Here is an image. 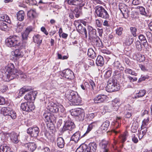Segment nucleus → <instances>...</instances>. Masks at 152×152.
Wrapping results in <instances>:
<instances>
[{
	"label": "nucleus",
	"mask_w": 152,
	"mask_h": 152,
	"mask_svg": "<svg viewBox=\"0 0 152 152\" xmlns=\"http://www.w3.org/2000/svg\"><path fill=\"white\" fill-rule=\"evenodd\" d=\"M120 105L119 99L118 98L115 99L113 100L111 104V107L112 110H117Z\"/></svg>",
	"instance_id": "obj_18"
},
{
	"label": "nucleus",
	"mask_w": 152,
	"mask_h": 152,
	"mask_svg": "<svg viewBox=\"0 0 152 152\" xmlns=\"http://www.w3.org/2000/svg\"><path fill=\"white\" fill-rule=\"evenodd\" d=\"M18 134L13 132L10 134V139L14 143H17L18 142Z\"/></svg>",
	"instance_id": "obj_26"
},
{
	"label": "nucleus",
	"mask_w": 152,
	"mask_h": 152,
	"mask_svg": "<svg viewBox=\"0 0 152 152\" xmlns=\"http://www.w3.org/2000/svg\"><path fill=\"white\" fill-rule=\"evenodd\" d=\"M135 45L136 48L138 51H141L142 50L141 43L139 41L137 40L136 42Z\"/></svg>",
	"instance_id": "obj_58"
},
{
	"label": "nucleus",
	"mask_w": 152,
	"mask_h": 152,
	"mask_svg": "<svg viewBox=\"0 0 152 152\" xmlns=\"http://www.w3.org/2000/svg\"><path fill=\"white\" fill-rule=\"evenodd\" d=\"M88 34L90 35H92L96 34V29L93 28L91 26H88Z\"/></svg>",
	"instance_id": "obj_47"
},
{
	"label": "nucleus",
	"mask_w": 152,
	"mask_h": 152,
	"mask_svg": "<svg viewBox=\"0 0 152 152\" xmlns=\"http://www.w3.org/2000/svg\"><path fill=\"white\" fill-rule=\"evenodd\" d=\"M12 108L8 107H3L1 109V111L3 115L5 116V118L7 119V116L9 114Z\"/></svg>",
	"instance_id": "obj_29"
},
{
	"label": "nucleus",
	"mask_w": 152,
	"mask_h": 152,
	"mask_svg": "<svg viewBox=\"0 0 152 152\" xmlns=\"http://www.w3.org/2000/svg\"><path fill=\"white\" fill-rule=\"evenodd\" d=\"M106 89L107 92H110L118 91L120 89V87L117 80L112 78L109 80Z\"/></svg>",
	"instance_id": "obj_4"
},
{
	"label": "nucleus",
	"mask_w": 152,
	"mask_h": 152,
	"mask_svg": "<svg viewBox=\"0 0 152 152\" xmlns=\"http://www.w3.org/2000/svg\"><path fill=\"white\" fill-rule=\"evenodd\" d=\"M81 1V0H67L66 2L70 5H77L79 4L77 2H80Z\"/></svg>",
	"instance_id": "obj_41"
},
{
	"label": "nucleus",
	"mask_w": 152,
	"mask_h": 152,
	"mask_svg": "<svg viewBox=\"0 0 152 152\" xmlns=\"http://www.w3.org/2000/svg\"><path fill=\"white\" fill-rule=\"evenodd\" d=\"M79 21L76 20L74 22V25L77 28V31L82 34H85L86 37H87V31L85 28L82 27L81 23H79Z\"/></svg>",
	"instance_id": "obj_9"
},
{
	"label": "nucleus",
	"mask_w": 152,
	"mask_h": 152,
	"mask_svg": "<svg viewBox=\"0 0 152 152\" xmlns=\"http://www.w3.org/2000/svg\"><path fill=\"white\" fill-rule=\"evenodd\" d=\"M107 98V96L105 95H99L94 98V101L95 103H96L103 102Z\"/></svg>",
	"instance_id": "obj_17"
},
{
	"label": "nucleus",
	"mask_w": 152,
	"mask_h": 152,
	"mask_svg": "<svg viewBox=\"0 0 152 152\" xmlns=\"http://www.w3.org/2000/svg\"><path fill=\"white\" fill-rule=\"evenodd\" d=\"M104 63V59L101 56H98L96 60V64L98 66H102Z\"/></svg>",
	"instance_id": "obj_30"
},
{
	"label": "nucleus",
	"mask_w": 152,
	"mask_h": 152,
	"mask_svg": "<svg viewBox=\"0 0 152 152\" xmlns=\"http://www.w3.org/2000/svg\"><path fill=\"white\" fill-rule=\"evenodd\" d=\"M37 92L36 91H30L28 94H26L24 96L25 99L30 100L31 101L34 100L35 99Z\"/></svg>",
	"instance_id": "obj_15"
},
{
	"label": "nucleus",
	"mask_w": 152,
	"mask_h": 152,
	"mask_svg": "<svg viewBox=\"0 0 152 152\" xmlns=\"http://www.w3.org/2000/svg\"><path fill=\"white\" fill-rule=\"evenodd\" d=\"M134 39L131 35H128L124 39V44L125 46H129L133 42Z\"/></svg>",
	"instance_id": "obj_21"
},
{
	"label": "nucleus",
	"mask_w": 152,
	"mask_h": 152,
	"mask_svg": "<svg viewBox=\"0 0 152 152\" xmlns=\"http://www.w3.org/2000/svg\"><path fill=\"white\" fill-rule=\"evenodd\" d=\"M24 26V24L23 23H18L16 26L15 29L16 31L18 32H21Z\"/></svg>",
	"instance_id": "obj_40"
},
{
	"label": "nucleus",
	"mask_w": 152,
	"mask_h": 152,
	"mask_svg": "<svg viewBox=\"0 0 152 152\" xmlns=\"http://www.w3.org/2000/svg\"><path fill=\"white\" fill-rule=\"evenodd\" d=\"M31 89V88L30 87L23 88L20 89L19 93V94L21 96V95L24 94L26 92H27Z\"/></svg>",
	"instance_id": "obj_48"
},
{
	"label": "nucleus",
	"mask_w": 152,
	"mask_h": 152,
	"mask_svg": "<svg viewBox=\"0 0 152 152\" xmlns=\"http://www.w3.org/2000/svg\"><path fill=\"white\" fill-rule=\"evenodd\" d=\"M83 135L80 137V133L79 131L76 132L72 136L71 139L74 141L75 142H77L80 139L84 137Z\"/></svg>",
	"instance_id": "obj_25"
},
{
	"label": "nucleus",
	"mask_w": 152,
	"mask_h": 152,
	"mask_svg": "<svg viewBox=\"0 0 152 152\" xmlns=\"http://www.w3.org/2000/svg\"><path fill=\"white\" fill-rule=\"evenodd\" d=\"M28 16L31 19H33L36 18V13L35 9H31L28 11L27 13Z\"/></svg>",
	"instance_id": "obj_32"
},
{
	"label": "nucleus",
	"mask_w": 152,
	"mask_h": 152,
	"mask_svg": "<svg viewBox=\"0 0 152 152\" xmlns=\"http://www.w3.org/2000/svg\"><path fill=\"white\" fill-rule=\"evenodd\" d=\"M33 39L34 42L39 46L42 43V38L41 36L39 34H36L34 35Z\"/></svg>",
	"instance_id": "obj_23"
},
{
	"label": "nucleus",
	"mask_w": 152,
	"mask_h": 152,
	"mask_svg": "<svg viewBox=\"0 0 152 152\" xmlns=\"http://www.w3.org/2000/svg\"><path fill=\"white\" fill-rule=\"evenodd\" d=\"M75 127V125L74 123L70 121H66L64 126L62 130L65 131L67 130L72 131Z\"/></svg>",
	"instance_id": "obj_11"
},
{
	"label": "nucleus",
	"mask_w": 152,
	"mask_h": 152,
	"mask_svg": "<svg viewBox=\"0 0 152 152\" xmlns=\"http://www.w3.org/2000/svg\"><path fill=\"white\" fill-rule=\"evenodd\" d=\"M71 113L73 116L78 117L80 121H83L84 120L85 113L83 110L81 108H77L72 110L71 111Z\"/></svg>",
	"instance_id": "obj_7"
},
{
	"label": "nucleus",
	"mask_w": 152,
	"mask_h": 152,
	"mask_svg": "<svg viewBox=\"0 0 152 152\" xmlns=\"http://www.w3.org/2000/svg\"><path fill=\"white\" fill-rule=\"evenodd\" d=\"M112 73V71L110 70H109L106 71L104 75V76L106 78H108L111 75Z\"/></svg>",
	"instance_id": "obj_59"
},
{
	"label": "nucleus",
	"mask_w": 152,
	"mask_h": 152,
	"mask_svg": "<svg viewBox=\"0 0 152 152\" xmlns=\"http://www.w3.org/2000/svg\"><path fill=\"white\" fill-rule=\"evenodd\" d=\"M5 42L6 45L8 47H15L20 49L24 48L26 45V42L20 41L19 37L16 36H10L6 39Z\"/></svg>",
	"instance_id": "obj_1"
},
{
	"label": "nucleus",
	"mask_w": 152,
	"mask_h": 152,
	"mask_svg": "<svg viewBox=\"0 0 152 152\" xmlns=\"http://www.w3.org/2000/svg\"><path fill=\"white\" fill-rule=\"evenodd\" d=\"M17 76L23 79H25L27 77L26 75L24 74H23L22 72L19 70H18L17 72L16 77H17Z\"/></svg>",
	"instance_id": "obj_49"
},
{
	"label": "nucleus",
	"mask_w": 152,
	"mask_h": 152,
	"mask_svg": "<svg viewBox=\"0 0 152 152\" xmlns=\"http://www.w3.org/2000/svg\"><path fill=\"white\" fill-rule=\"evenodd\" d=\"M149 76H144L142 75L141 77L139 79L138 81L139 82L144 81L146 79H148Z\"/></svg>",
	"instance_id": "obj_62"
},
{
	"label": "nucleus",
	"mask_w": 152,
	"mask_h": 152,
	"mask_svg": "<svg viewBox=\"0 0 152 152\" xmlns=\"http://www.w3.org/2000/svg\"><path fill=\"white\" fill-rule=\"evenodd\" d=\"M90 84L91 86L92 89V90H94L95 87H96V85L94 83V82L92 80H91L90 81Z\"/></svg>",
	"instance_id": "obj_64"
},
{
	"label": "nucleus",
	"mask_w": 152,
	"mask_h": 152,
	"mask_svg": "<svg viewBox=\"0 0 152 152\" xmlns=\"http://www.w3.org/2000/svg\"><path fill=\"white\" fill-rule=\"evenodd\" d=\"M7 28V26L5 23L0 22V29L2 30L5 31Z\"/></svg>",
	"instance_id": "obj_52"
},
{
	"label": "nucleus",
	"mask_w": 152,
	"mask_h": 152,
	"mask_svg": "<svg viewBox=\"0 0 152 152\" xmlns=\"http://www.w3.org/2000/svg\"><path fill=\"white\" fill-rule=\"evenodd\" d=\"M33 30V28L31 26L28 27L26 29L25 31L22 34V38L23 40L22 41H26V40L27 39L28 35L29 33L31 32Z\"/></svg>",
	"instance_id": "obj_19"
},
{
	"label": "nucleus",
	"mask_w": 152,
	"mask_h": 152,
	"mask_svg": "<svg viewBox=\"0 0 152 152\" xmlns=\"http://www.w3.org/2000/svg\"><path fill=\"white\" fill-rule=\"evenodd\" d=\"M25 147L27 148L28 151L31 152L34 151L37 148L36 145L34 142H29L25 145Z\"/></svg>",
	"instance_id": "obj_22"
},
{
	"label": "nucleus",
	"mask_w": 152,
	"mask_h": 152,
	"mask_svg": "<svg viewBox=\"0 0 152 152\" xmlns=\"http://www.w3.org/2000/svg\"><path fill=\"white\" fill-rule=\"evenodd\" d=\"M74 73L70 70L67 69L64 70L61 74V76L68 79L73 78Z\"/></svg>",
	"instance_id": "obj_14"
},
{
	"label": "nucleus",
	"mask_w": 152,
	"mask_h": 152,
	"mask_svg": "<svg viewBox=\"0 0 152 152\" xmlns=\"http://www.w3.org/2000/svg\"><path fill=\"white\" fill-rule=\"evenodd\" d=\"M74 13L76 18H78L82 14L81 10L80 7H77L75 8Z\"/></svg>",
	"instance_id": "obj_39"
},
{
	"label": "nucleus",
	"mask_w": 152,
	"mask_h": 152,
	"mask_svg": "<svg viewBox=\"0 0 152 152\" xmlns=\"http://www.w3.org/2000/svg\"><path fill=\"white\" fill-rule=\"evenodd\" d=\"M99 146L104 149V152H110L109 147V142L105 140H102L99 143Z\"/></svg>",
	"instance_id": "obj_16"
},
{
	"label": "nucleus",
	"mask_w": 152,
	"mask_h": 152,
	"mask_svg": "<svg viewBox=\"0 0 152 152\" xmlns=\"http://www.w3.org/2000/svg\"><path fill=\"white\" fill-rule=\"evenodd\" d=\"M138 8L139 9L140 13L144 15H146L147 13L145 12V8L142 6H138Z\"/></svg>",
	"instance_id": "obj_54"
},
{
	"label": "nucleus",
	"mask_w": 152,
	"mask_h": 152,
	"mask_svg": "<svg viewBox=\"0 0 152 152\" xmlns=\"http://www.w3.org/2000/svg\"><path fill=\"white\" fill-rule=\"evenodd\" d=\"M5 22L10 23L11 22L9 17L7 15L0 14V22Z\"/></svg>",
	"instance_id": "obj_33"
},
{
	"label": "nucleus",
	"mask_w": 152,
	"mask_h": 152,
	"mask_svg": "<svg viewBox=\"0 0 152 152\" xmlns=\"http://www.w3.org/2000/svg\"><path fill=\"white\" fill-rule=\"evenodd\" d=\"M146 92V91L145 90H140L138 93L136 94L134 98L136 99H137L139 97H142L144 95Z\"/></svg>",
	"instance_id": "obj_42"
},
{
	"label": "nucleus",
	"mask_w": 152,
	"mask_h": 152,
	"mask_svg": "<svg viewBox=\"0 0 152 152\" xmlns=\"http://www.w3.org/2000/svg\"><path fill=\"white\" fill-rule=\"evenodd\" d=\"M128 136V132L126 131L120 137L119 139L121 142L123 143L126 140V138Z\"/></svg>",
	"instance_id": "obj_45"
},
{
	"label": "nucleus",
	"mask_w": 152,
	"mask_h": 152,
	"mask_svg": "<svg viewBox=\"0 0 152 152\" xmlns=\"http://www.w3.org/2000/svg\"><path fill=\"white\" fill-rule=\"evenodd\" d=\"M132 141L134 143H137L138 142L137 138L135 137V134H133L132 136Z\"/></svg>",
	"instance_id": "obj_63"
},
{
	"label": "nucleus",
	"mask_w": 152,
	"mask_h": 152,
	"mask_svg": "<svg viewBox=\"0 0 152 152\" xmlns=\"http://www.w3.org/2000/svg\"><path fill=\"white\" fill-rule=\"evenodd\" d=\"M86 145H81L78 147L76 149L75 152H83L86 149Z\"/></svg>",
	"instance_id": "obj_57"
},
{
	"label": "nucleus",
	"mask_w": 152,
	"mask_h": 152,
	"mask_svg": "<svg viewBox=\"0 0 152 152\" xmlns=\"http://www.w3.org/2000/svg\"><path fill=\"white\" fill-rule=\"evenodd\" d=\"M149 120V117H148L146 119H144L142 121L141 128H144V127H147L148 124Z\"/></svg>",
	"instance_id": "obj_50"
},
{
	"label": "nucleus",
	"mask_w": 152,
	"mask_h": 152,
	"mask_svg": "<svg viewBox=\"0 0 152 152\" xmlns=\"http://www.w3.org/2000/svg\"><path fill=\"white\" fill-rule=\"evenodd\" d=\"M87 54L89 57L92 58H94L96 56V53L92 48L88 49Z\"/></svg>",
	"instance_id": "obj_38"
},
{
	"label": "nucleus",
	"mask_w": 152,
	"mask_h": 152,
	"mask_svg": "<svg viewBox=\"0 0 152 152\" xmlns=\"http://www.w3.org/2000/svg\"><path fill=\"white\" fill-rule=\"evenodd\" d=\"M10 136V133L3 134L1 136V139L2 140H6L8 139V137Z\"/></svg>",
	"instance_id": "obj_60"
},
{
	"label": "nucleus",
	"mask_w": 152,
	"mask_h": 152,
	"mask_svg": "<svg viewBox=\"0 0 152 152\" xmlns=\"http://www.w3.org/2000/svg\"><path fill=\"white\" fill-rule=\"evenodd\" d=\"M18 70L15 69L13 64H9L5 67V72L3 74L2 78L4 81H8L16 78Z\"/></svg>",
	"instance_id": "obj_2"
},
{
	"label": "nucleus",
	"mask_w": 152,
	"mask_h": 152,
	"mask_svg": "<svg viewBox=\"0 0 152 152\" xmlns=\"http://www.w3.org/2000/svg\"><path fill=\"white\" fill-rule=\"evenodd\" d=\"M138 38L141 41V43L144 46H145L147 42L145 36L142 34H140Z\"/></svg>",
	"instance_id": "obj_43"
},
{
	"label": "nucleus",
	"mask_w": 152,
	"mask_h": 152,
	"mask_svg": "<svg viewBox=\"0 0 152 152\" xmlns=\"http://www.w3.org/2000/svg\"><path fill=\"white\" fill-rule=\"evenodd\" d=\"M127 107L124 112V115L126 118H129L132 116V107L129 105H128Z\"/></svg>",
	"instance_id": "obj_27"
},
{
	"label": "nucleus",
	"mask_w": 152,
	"mask_h": 152,
	"mask_svg": "<svg viewBox=\"0 0 152 152\" xmlns=\"http://www.w3.org/2000/svg\"><path fill=\"white\" fill-rule=\"evenodd\" d=\"M112 66L115 69H118L120 70H123L124 68L121 66V64L118 61H115L113 64Z\"/></svg>",
	"instance_id": "obj_35"
},
{
	"label": "nucleus",
	"mask_w": 152,
	"mask_h": 152,
	"mask_svg": "<svg viewBox=\"0 0 152 152\" xmlns=\"http://www.w3.org/2000/svg\"><path fill=\"white\" fill-rule=\"evenodd\" d=\"M50 114L48 113V114L45 113L43 114V116L45 118V122H51V120L50 117Z\"/></svg>",
	"instance_id": "obj_53"
},
{
	"label": "nucleus",
	"mask_w": 152,
	"mask_h": 152,
	"mask_svg": "<svg viewBox=\"0 0 152 152\" xmlns=\"http://www.w3.org/2000/svg\"><path fill=\"white\" fill-rule=\"evenodd\" d=\"M59 85L56 82H55L54 83V85H51L50 87V89L51 90H53L54 91H60L61 90V89H60L58 88V86Z\"/></svg>",
	"instance_id": "obj_51"
},
{
	"label": "nucleus",
	"mask_w": 152,
	"mask_h": 152,
	"mask_svg": "<svg viewBox=\"0 0 152 152\" xmlns=\"http://www.w3.org/2000/svg\"><path fill=\"white\" fill-rule=\"evenodd\" d=\"M97 146L94 142L90 143L88 146H86L84 152H96Z\"/></svg>",
	"instance_id": "obj_13"
},
{
	"label": "nucleus",
	"mask_w": 152,
	"mask_h": 152,
	"mask_svg": "<svg viewBox=\"0 0 152 152\" xmlns=\"http://www.w3.org/2000/svg\"><path fill=\"white\" fill-rule=\"evenodd\" d=\"M12 54L15 60H17L23 56V53L19 49H16L14 51L12 52Z\"/></svg>",
	"instance_id": "obj_20"
},
{
	"label": "nucleus",
	"mask_w": 152,
	"mask_h": 152,
	"mask_svg": "<svg viewBox=\"0 0 152 152\" xmlns=\"http://www.w3.org/2000/svg\"><path fill=\"white\" fill-rule=\"evenodd\" d=\"M27 132L31 137H36L39 133V128L37 126L30 127L27 129Z\"/></svg>",
	"instance_id": "obj_10"
},
{
	"label": "nucleus",
	"mask_w": 152,
	"mask_h": 152,
	"mask_svg": "<svg viewBox=\"0 0 152 152\" xmlns=\"http://www.w3.org/2000/svg\"><path fill=\"white\" fill-rule=\"evenodd\" d=\"M131 33L134 37L137 36L136 32L137 31V29L135 27H131L130 28Z\"/></svg>",
	"instance_id": "obj_55"
},
{
	"label": "nucleus",
	"mask_w": 152,
	"mask_h": 152,
	"mask_svg": "<svg viewBox=\"0 0 152 152\" xmlns=\"http://www.w3.org/2000/svg\"><path fill=\"white\" fill-rule=\"evenodd\" d=\"M24 12L23 10H20L17 13V19L20 21H22L24 20Z\"/></svg>",
	"instance_id": "obj_34"
},
{
	"label": "nucleus",
	"mask_w": 152,
	"mask_h": 152,
	"mask_svg": "<svg viewBox=\"0 0 152 152\" xmlns=\"http://www.w3.org/2000/svg\"><path fill=\"white\" fill-rule=\"evenodd\" d=\"M47 108L50 112L53 113H57L59 111L63 113L65 111L64 108L61 104L59 103L56 104L52 102L48 103Z\"/></svg>",
	"instance_id": "obj_5"
},
{
	"label": "nucleus",
	"mask_w": 152,
	"mask_h": 152,
	"mask_svg": "<svg viewBox=\"0 0 152 152\" xmlns=\"http://www.w3.org/2000/svg\"><path fill=\"white\" fill-rule=\"evenodd\" d=\"M11 148L8 145L4 144L0 146V152H10Z\"/></svg>",
	"instance_id": "obj_31"
},
{
	"label": "nucleus",
	"mask_w": 152,
	"mask_h": 152,
	"mask_svg": "<svg viewBox=\"0 0 152 152\" xmlns=\"http://www.w3.org/2000/svg\"><path fill=\"white\" fill-rule=\"evenodd\" d=\"M123 30V29L122 27H118L115 30L116 34L119 36H121L122 34Z\"/></svg>",
	"instance_id": "obj_56"
},
{
	"label": "nucleus",
	"mask_w": 152,
	"mask_h": 152,
	"mask_svg": "<svg viewBox=\"0 0 152 152\" xmlns=\"http://www.w3.org/2000/svg\"><path fill=\"white\" fill-rule=\"evenodd\" d=\"M125 73L126 74H130L132 75L136 76L137 74L134 71L129 68H126L124 70Z\"/></svg>",
	"instance_id": "obj_44"
},
{
	"label": "nucleus",
	"mask_w": 152,
	"mask_h": 152,
	"mask_svg": "<svg viewBox=\"0 0 152 152\" xmlns=\"http://www.w3.org/2000/svg\"><path fill=\"white\" fill-rule=\"evenodd\" d=\"M66 97L70 102L71 105H80L82 103L81 98L78 96L77 92L72 91L66 95Z\"/></svg>",
	"instance_id": "obj_3"
},
{
	"label": "nucleus",
	"mask_w": 152,
	"mask_h": 152,
	"mask_svg": "<svg viewBox=\"0 0 152 152\" xmlns=\"http://www.w3.org/2000/svg\"><path fill=\"white\" fill-rule=\"evenodd\" d=\"M16 117V114L15 112L13 110H11L9 114L7 116V118L8 120H10L11 119H14Z\"/></svg>",
	"instance_id": "obj_36"
},
{
	"label": "nucleus",
	"mask_w": 152,
	"mask_h": 152,
	"mask_svg": "<svg viewBox=\"0 0 152 152\" xmlns=\"http://www.w3.org/2000/svg\"><path fill=\"white\" fill-rule=\"evenodd\" d=\"M96 124V122H93L89 124L88 126L86 132L83 134V136L85 135L86 133H89L92 130L93 127Z\"/></svg>",
	"instance_id": "obj_46"
},
{
	"label": "nucleus",
	"mask_w": 152,
	"mask_h": 152,
	"mask_svg": "<svg viewBox=\"0 0 152 152\" xmlns=\"http://www.w3.org/2000/svg\"><path fill=\"white\" fill-rule=\"evenodd\" d=\"M65 142L64 139L62 137H59L57 140V145L59 148H63L65 145Z\"/></svg>",
	"instance_id": "obj_28"
},
{
	"label": "nucleus",
	"mask_w": 152,
	"mask_h": 152,
	"mask_svg": "<svg viewBox=\"0 0 152 152\" xmlns=\"http://www.w3.org/2000/svg\"><path fill=\"white\" fill-rule=\"evenodd\" d=\"M20 107L22 110L29 112L34 110L35 107L32 102L28 101L22 103Z\"/></svg>",
	"instance_id": "obj_8"
},
{
	"label": "nucleus",
	"mask_w": 152,
	"mask_h": 152,
	"mask_svg": "<svg viewBox=\"0 0 152 152\" xmlns=\"http://www.w3.org/2000/svg\"><path fill=\"white\" fill-rule=\"evenodd\" d=\"M119 122H115V125L114 127L113 132L115 133H117L118 132V131H116L115 130L118 129L119 126Z\"/></svg>",
	"instance_id": "obj_61"
},
{
	"label": "nucleus",
	"mask_w": 152,
	"mask_h": 152,
	"mask_svg": "<svg viewBox=\"0 0 152 152\" xmlns=\"http://www.w3.org/2000/svg\"><path fill=\"white\" fill-rule=\"evenodd\" d=\"M94 44L97 47L102 48L103 45L99 38L98 37L94 40Z\"/></svg>",
	"instance_id": "obj_37"
},
{
	"label": "nucleus",
	"mask_w": 152,
	"mask_h": 152,
	"mask_svg": "<svg viewBox=\"0 0 152 152\" xmlns=\"http://www.w3.org/2000/svg\"><path fill=\"white\" fill-rule=\"evenodd\" d=\"M110 124L109 121L106 120L102 124L100 127V129L102 132H104L107 131Z\"/></svg>",
	"instance_id": "obj_24"
},
{
	"label": "nucleus",
	"mask_w": 152,
	"mask_h": 152,
	"mask_svg": "<svg viewBox=\"0 0 152 152\" xmlns=\"http://www.w3.org/2000/svg\"><path fill=\"white\" fill-rule=\"evenodd\" d=\"M128 7L123 3H121L119 5V9L122 12L123 16H128L129 12L128 9Z\"/></svg>",
	"instance_id": "obj_12"
},
{
	"label": "nucleus",
	"mask_w": 152,
	"mask_h": 152,
	"mask_svg": "<svg viewBox=\"0 0 152 152\" xmlns=\"http://www.w3.org/2000/svg\"><path fill=\"white\" fill-rule=\"evenodd\" d=\"M95 12L99 17L107 19L109 18V15L107 11L102 6H97L95 8Z\"/></svg>",
	"instance_id": "obj_6"
}]
</instances>
